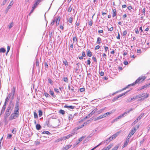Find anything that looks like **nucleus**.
<instances>
[{"mask_svg": "<svg viewBox=\"0 0 150 150\" xmlns=\"http://www.w3.org/2000/svg\"><path fill=\"white\" fill-rule=\"evenodd\" d=\"M20 108V107L15 106L14 111L11 114L9 117V120H12L13 119H15L18 117Z\"/></svg>", "mask_w": 150, "mask_h": 150, "instance_id": "1", "label": "nucleus"}, {"mask_svg": "<svg viewBox=\"0 0 150 150\" xmlns=\"http://www.w3.org/2000/svg\"><path fill=\"white\" fill-rule=\"evenodd\" d=\"M145 79V77H142L140 76L139 77L135 82H134L133 83L130 84V85H128L127 86H126V87L123 88L122 90H124L126 89L127 88H128L129 86H130L131 85H132V86H133L137 83H140V82H142Z\"/></svg>", "mask_w": 150, "mask_h": 150, "instance_id": "2", "label": "nucleus"}, {"mask_svg": "<svg viewBox=\"0 0 150 150\" xmlns=\"http://www.w3.org/2000/svg\"><path fill=\"white\" fill-rule=\"evenodd\" d=\"M120 132H117L113 135H112L111 137L109 138L108 139L105 140L104 142H104V143H106L107 142H109L112 140L115 139V138L118 135ZM103 143H102V144Z\"/></svg>", "mask_w": 150, "mask_h": 150, "instance_id": "3", "label": "nucleus"}, {"mask_svg": "<svg viewBox=\"0 0 150 150\" xmlns=\"http://www.w3.org/2000/svg\"><path fill=\"white\" fill-rule=\"evenodd\" d=\"M139 127V125H138L136 126V127H134L133 129L131 130L127 137V138L128 139H129L134 134L136 131L137 129H138Z\"/></svg>", "mask_w": 150, "mask_h": 150, "instance_id": "4", "label": "nucleus"}, {"mask_svg": "<svg viewBox=\"0 0 150 150\" xmlns=\"http://www.w3.org/2000/svg\"><path fill=\"white\" fill-rule=\"evenodd\" d=\"M140 98L143 97L138 100L139 101L143 100L145 99L146 98L149 96V94L147 93H140L139 94Z\"/></svg>", "mask_w": 150, "mask_h": 150, "instance_id": "5", "label": "nucleus"}, {"mask_svg": "<svg viewBox=\"0 0 150 150\" xmlns=\"http://www.w3.org/2000/svg\"><path fill=\"white\" fill-rule=\"evenodd\" d=\"M130 91V90L128 91L125 93H123L122 94H120L116 97H115L112 100V101L113 102H114V101H115L116 100H117L120 97H121L122 96H123V95H125L126 93H127V92H128Z\"/></svg>", "mask_w": 150, "mask_h": 150, "instance_id": "6", "label": "nucleus"}, {"mask_svg": "<svg viewBox=\"0 0 150 150\" xmlns=\"http://www.w3.org/2000/svg\"><path fill=\"white\" fill-rule=\"evenodd\" d=\"M14 105L12 102V100H11L10 102L9 105L7 108L10 110L11 111L13 109Z\"/></svg>", "mask_w": 150, "mask_h": 150, "instance_id": "7", "label": "nucleus"}, {"mask_svg": "<svg viewBox=\"0 0 150 150\" xmlns=\"http://www.w3.org/2000/svg\"><path fill=\"white\" fill-rule=\"evenodd\" d=\"M11 112V111L10 110H9V109L7 108L5 113L6 117H8L10 115Z\"/></svg>", "mask_w": 150, "mask_h": 150, "instance_id": "8", "label": "nucleus"}, {"mask_svg": "<svg viewBox=\"0 0 150 150\" xmlns=\"http://www.w3.org/2000/svg\"><path fill=\"white\" fill-rule=\"evenodd\" d=\"M20 98L19 97H18L17 98L16 103L15 106L20 107L19 102L20 101Z\"/></svg>", "mask_w": 150, "mask_h": 150, "instance_id": "9", "label": "nucleus"}, {"mask_svg": "<svg viewBox=\"0 0 150 150\" xmlns=\"http://www.w3.org/2000/svg\"><path fill=\"white\" fill-rule=\"evenodd\" d=\"M41 0H37L36 2L34 4L33 6L32 7V8L34 9L37 6L39 3L41 1Z\"/></svg>", "mask_w": 150, "mask_h": 150, "instance_id": "10", "label": "nucleus"}, {"mask_svg": "<svg viewBox=\"0 0 150 150\" xmlns=\"http://www.w3.org/2000/svg\"><path fill=\"white\" fill-rule=\"evenodd\" d=\"M104 117H105V115L103 114V115L100 116H99L95 118V120L96 121L97 120H100L101 119H102Z\"/></svg>", "mask_w": 150, "mask_h": 150, "instance_id": "11", "label": "nucleus"}, {"mask_svg": "<svg viewBox=\"0 0 150 150\" xmlns=\"http://www.w3.org/2000/svg\"><path fill=\"white\" fill-rule=\"evenodd\" d=\"M87 124V122H84L83 124L82 125L80 126L75 128V130H78L79 129L82 128L84 126V124Z\"/></svg>", "mask_w": 150, "mask_h": 150, "instance_id": "12", "label": "nucleus"}, {"mask_svg": "<svg viewBox=\"0 0 150 150\" xmlns=\"http://www.w3.org/2000/svg\"><path fill=\"white\" fill-rule=\"evenodd\" d=\"M117 15V11L116 9H114L112 10V16L114 17L116 16Z\"/></svg>", "mask_w": 150, "mask_h": 150, "instance_id": "13", "label": "nucleus"}, {"mask_svg": "<svg viewBox=\"0 0 150 150\" xmlns=\"http://www.w3.org/2000/svg\"><path fill=\"white\" fill-rule=\"evenodd\" d=\"M13 5V4H12L11 5V4H9V5H8V6L6 8V10L5 11V13H6V14L8 12V11L9 10L10 8L11 7V6Z\"/></svg>", "mask_w": 150, "mask_h": 150, "instance_id": "14", "label": "nucleus"}, {"mask_svg": "<svg viewBox=\"0 0 150 150\" xmlns=\"http://www.w3.org/2000/svg\"><path fill=\"white\" fill-rule=\"evenodd\" d=\"M62 140H64V139L63 137H61L59 138L58 139L54 141V143H57L60 142H61L62 141Z\"/></svg>", "mask_w": 150, "mask_h": 150, "instance_id": "15", "label": "nucleus"}, {"mask_svg": "<svg viewBox=\"0 0 150 150\" xmlns=\"http://www.w3.org/2000/svg\"><path fill=\"white\" fill-rule=\"evenodd\" d=\"M86 51L87 52V55L89 57H91L92 55V53L91 51L89 50H87Z\"/></svg>", "mask_w": 150, "mask_h": 150, "instance_id": "16", "label": "nucleus"}, {"mask_svg": "<svg viewBox=\"0 0 150 150\" xmlns=\"http://www.w3.org/2000/svg\"><path fill=\"white\" fill-rule=\"evenodd\" d=\"M64 108L73 109L74 108V106L72 105L68 106L67 105H65L64 106Z\"/></svg>", "mask_w": 150, "mask_h": 150, "instance_id": "17", "label": "nucleus"}, {"mask_svg": "<svg viewBox=\"0 0 150 150\" xmlns=\"http://www.w3.org/2000/svg\"><path fill=\"white\" fill-rule=\"evenodd\" d=\"M77 130H75V128L73 129V131H72L71 133L70 134L71 135V136H72L73 135L76 134L77 133Z\"/></svg>", "mask_w": 150, "mask_h": 150, "instance_id": "18", "label": "nucleus"}, {"mask_svg": "<svg viewBox=\"0 0 150 150\" xmlns=\"http://www.w3.org/2000/svg\"><path fill=\"white\" fill-rule=\"evenodd\" d=\"M72 145H67L65 146L64 148V149L65 150H67L68 149H69L70 148Z\"/></svg>", "mask_w": 150, "mask_h": 150, "instance_id": "19", "label": "nucleus"}, {"mask_svg": "<svg viewBox=\"0 0 150 150\" xmlns=\"http://www.w3.org/2000/svg\"><path fill=\"white\" fill-rule=\"evenodd\" d=\"M71 137V135L70 134L66 136L63 137V138L64 139V140L66 139H69Z\"/></svg>", "mask_w": 150, "mask_h": 150, "instance_id": "20", "label": "nucleus"}, {"mask_svg": "<svg viewBox=\"0 0 150 150\" xmlns=\"http://www.w3.org/2000/svg\"><path fill=\"white\" fill-rule=\"evenodd\" d=\"M60 19V18L59 17H58L56 19L54 20H56V25H58L59 23V21Z\"/></svg>", "mask_w": 150, "mask_h": 150, "instance_id": "21", "label": "nucleus"}, {"mask_svg": "<svg viewBox=\"0 0 150 150\" xmlns=\"http://www.w3.org/2000/svg\"><path fill=\"white\" fill-rule=\"evenodd\" d=\"M140 98L139 96V95H138L135 96H134L133 98H132L133 101H134L135 100H136L138 98Z\"/></svg>", "mask_w": 150, "mask_h": 150, "instance_id": "22", "label": "nucleus"}, {"mask_svg": "<svg viewBox=\"0 0 150 150\" xmlns=\"http://www.w3.org/2000/svg\"><path fill=\"white\" fill-rule=\"evenodd\" d=\"M112 146V145L110 144L106 148H104L103 149H104L105 150H109L111 148Z\"/></svg>", "mask_w": 150, "mask_h": 150, "instance_id": "23", "label": "nucleus"}, {"mask_svg": "<svg viewBox=\"0 0 150 150\" xmlns=\"http://www.w3.org/2000/svg\"><path fill=\"white\" fill-rule=\"evenodd\" d=\"M36 128L37 130H39L41 128V126L40 124H36Z\"/></svg>", "mask_w": 150, "mask_h": 150, "instance_id": "24", "label": "nucleus"}, {"mask_svg": "<svg viewBox=\"0 0 150 150\" xmlns=\"http://www.w3.org/2000/svg\"><path fill=\"white\" fill-rule=\"evenodd\" d=\"M74 117V115L71 114L69 116V120H72Z\"/></svg>", "mask_w": 150, "mask_h": 150, "instance_id": "25", "label": "nucleus"}, {"mask_svg": "<svg viewBox=\"0 0 150 150\" xmlns=\"http://www.w3.org/2000/svg\"><path fill=\"white\" fill-rule=\"evenodd\" d=\"M6 51V50L4 48H0V53L1 52L5 53Z\"/></svg>", "mask_w": 150, "mask_h": 150, "instance_id": "26", "label": "nucleus"}, {"mask_svg": "<svg viewBox=\"0 0 150 150\" xmlns=\"http://www.w3.org/2000/svg\"><path fill=\"white\" fill-rule=\"evenodd\" d=\"M106 108H103L102 109H101L98 110L97 111V112L98 113V114H100L103 111H104L105 109Z\"/></svg>", "mask_w": 150, "mask_h": 150, "instance_id": "27", "label": "nucleus"}, {"mask_svg": "<svg viewBox=\"0 0 150 150\" xmlns=\"http://www.w3.org/2000/svg\"><path fill=\"white\" fill-rule=\"evenodd\" d=\"M101 41V39L100 37H98L97 39V41L96 42L97 43L100 44Z\"/></svg>", "mask_w": 150, "mask_h": 150, "instance_id": "28", "label": "nucleus"}, {"mask_svg": "<svg viewBox=\"0 0 150 150\" xmlns=\"http://www.w3.org/2000/svg\"><path fill=\"white\" fill-rule=\"evenodd\" d=\"M98 110V109L97 108H95V109H94V110H93L91 113H90V114H91V115H92L93 114H94V113H95L96 112V111H97Z\"/></svg>", "mask_w": 150, "mask_h": 150, "instance_id": "29", "label": "nucleus"}, {"mask_svg": "<svg viewBox=\"0 0 150 150\" xmlns=\"http://www.w3.org/2000/svg\"><path fill=\"white\" fill-rule=\"evenodd\" d=\"M73 43L76 42L77 41L76 36L73 37Z\"/></svg>", "mask_w": 150, "mask_h": 150, "instance_id": "30", "label": "nucleus"}, {"mask_svg": "<svg viewBox=\"0 0 150 150\" xmlns=\"http://www.w3.org/2000/svg\"><path fill=\"white\" fill-rule=\"evenodd\" d=\"M11 93H9L8 94L7 97L5 99V100L6 101H7L8 102V101L9 99V98H10L11 97Z\"/></svg>", "mask_w": 150, "mask_h": 150, "instance_id": "31", "label": "nucleus"}, {"mask_svg": "<svg viewBox=\"0 0 150 150\" xmlns=\"http://www.w3.org/2000/svg\"><path fill=\"white\" fill-rule=\"evenodd\" d=\"M144 114H141L137 119L138 120H139L141 119L142 117L143 116Z\"/></svg>", "mask_w": 150, "mask_h": 150, "instance_id": "32", "label": "nucleus"}, {"mask_svg": "<svg viewBox=\"0 0 150 150\" xmlns=\"http://www.w3.org/2000/svg\"><path fill=\"white\" fill-rule=\"evenodd\" d=\"M50 93L53 97H54V95L53 91H52L50 90Z\"/></svg>", "mask_w": 150, "mask_h": 150, "instance_id": "33", "label": "nucleus"}, {"mask_svg": "<svg viewBox=\"0 0 150 150\" xmlns=\"http://www.w3.org/2000/svg\"><path fill=\"white\" fill-rule=\"evenodd\" d=\"M54 31L50 32L49 33V37L50 38H51L52 35L54 34Z\"/></svg>", "mask_w": 150, "mask_h": 150, "instance_id": "34", "label": "nucleus"}, {"mask_svg": "<svg viewBox=\"0 0 150 150\" xmlns=\"http://www.w3.org/2000/svg\"><path fill=\"white\" fill-rule=\"evenodd\" d=\"M85 137H86L85 136H82L80 138L78 139L79 142H80L81 141H82V140Z\"/></svg>", "mask_w": 150, "mask_h": 150, "instance_id": "35", "label": "nucleus"}, {"mask_svg": "<svg viewBox=\"0 0 150 150\" xmlns=\"http://www.w3.org/2000/svg\"><path fill=\"white\" fill-rule=\"evenodd\" d=\"M16 88L13 87V88L12 89V92L13 96H14Z\"/></svg>", "mask_w": 150, "mask_h": 150, "instance_id": "36", "label": "nucleus"}, {"mask_svg": "<svg viewBox=\"0 0 150 150\" xmlns=\"http://www.w3.org/2000/svg\"><path fill=\"white\" fill-rule=\"evenodd\" d=\"M102 142H101L99 144H98V145H97V146H96L95 147H94L91 150H94V149H95L97 147H98V146H99L100 145H101L102 144Z\"/></svg>", "mask_w": 150, "mask_h": 150, "instance_id": "37", "label": "nucleus"}, {"mask_svg": "<svg viewBox=\"0 0 150 150\" xmlns=\"http://www.w3.org/2000/svg\"><path fill=\"white\" fill-rule=\"evenodd\" d=\"M67 20L70 23H71L73 21L72 18L71 17H70L69 18L67 19Z\"/></svg>", "mask_w": 150, "mask_h": 150, "instance_id": "38", "label": "nucleus"}, {"mask_svg": "<svg viewBox=\"0 0 150 150\" xmlns=\"http://www.w3.org/2000/svg\"><path fill=\"white\" fill-rule=\"evenodd\" d=\"M63 63L66 67L68 66V62L66 60H65V61H63Z\"/></svg>", "mask_w": 150, "mask_h": 150, "instance_id": "39", "label": "nucleus"}, {"mask_svg": "<svg viewBox=\"0 0 150 150\" xmlns=\"http://www.w3.org/2000/svg\"><path fill=\"white\" fill-rule=\"evenodd\" d=\"M128 142L127 141H126L124 144V145L122 146V148H124L128 144Z\"/></svg>", "mask_w": 150, "mask_h": 150, "instance_id": "40", "label": "nucleus"}, {"mask_svg": "<svg viewBox=\"0 0 150 150\" xmlns=\"http://www.w3.org/2000/svg\"><path fill=\"white\" fill-rule=\"evenodd\" d=\"M129 113V111H126L125 112H124L123 114H122V116L123 117H124L126 116V115L127 114H128Z\"/></svg>", "mask_w": 150, "mask_h": 150, "instance_id": "41", "label": "nucleus"}, {"mask_svg": "<svg viewBox=\"0 0 150 150\" xmlns=\"http://www.w3.org/2000/svg\"><path fill=\"white\" fill-rule=\"evenodd\" d=\"M13 23L12 22L10 24L8 25V28L9 29H11L13 26Z\"/></svg>", "mask_w": 150, "mask_h": 150, "instance_id": "42", "label": "nucleus"}, {"mask_svg": "<svg viewBox=\"0 0 150 150\" xmlns=\"http://www.w3.org/2000/svg\"><path fill=\"white\" fill-rule=\"evenodd\" d=\"M123 117L122 116V115H121L119 116H118L117 117L116 119H115L114 120V121H116L117 120Z\"/></svg>", "mask_w": 150, "mask_h": 150, "instance_id": "43", "label": "nucleus"}, {"mask_svg": "<svg viewBox=\"0 0 150 150\" xmlns=\"http://www.w3.org/2000/svg\"><path fill=\"white\" fill-rule=\"evenodd\" d=\"M59 112L60 113L62 114V115H64L65 113V111L63 110H59Z\"/></svg>", "mask_w": 150, "mask_h": 150, "instance_id": "44", "label": "nucleus"}, {"mask_svg": "<svg viewBox=\"0 0 150 150\" xmlns=\"http://www.w3.org/2000/svg\"><path fill=\"white\" fill-rule=\"evenodd\" d=\"M34 117L35 118H36L38 117V115L35 112H34Z\"/></svg>", "mask_w": 150, "mask_h": 150, "instance_id": "45", "label": "nucleus"}, {"mask_svg": "<svg viewBox=\"0 0 150 150\" xmlns=\"http://www.w3.org/2000/svg\"><path fill=\"white\" fill-rule=\"evenodd\" d=\"M133 101V100H132V98H131V99H128L127 100V101L126 102L127 103H129V102H132Z\"/></svg>", "mask_w": 150, "mask_h": 150, "instance_id": "46", "label": "nucleus"}, {"mask_svg": "<svg viewBox=\"0 0 150 150\" xmlns=\"http://www.w3.org/2000/svg\"><path fill=\"white\" fill-rule=\"evenodd\" d=\"M92 116L91 115V114L89 113L87 116H86L85 118H84V119H87V118H89L90 117H91V116Z\"/></svg>", "mask_w": 150, "mask_h": 150, "instance_id": "47", "label": "nucleus"}, {"mask_svg": "<svg viewBox=\"0 0 150 150\" xmlns=\"http://www.w3.org/2000/svg\"><path fill=\"white\" fill-rule=\"evenodd\" d=\"M148 87V85H147V84L145 85H144L142 86V87L140 89V90H142Z\"/></svg>", "mask_w": 150, "mask_h": 150, "instance_id": "48", "label": "nucleus"}, {"mask_svg": "<svg viewBox=\"0 0 150 150\" xmlns=\"http://www.w3.org/2000/svg\"><path fill=\"white\" fill-rule=\"evenodd\" d=\"M35 64H36V66H39V60L38 59H36Z\"/></svg>", "mask_w": 150, "mask_h": 150, "instance_id": "49", "label": "nucleus"}, {"mask_svg": "<svg viewBox=\"0 0 150 150\" xmlns=\"http://www.w3.org/2000/svg\"><path fill=\"white\" fill-rule=\"evenodd\" d=\"M63 80L65 82H68V79L67 77H64L63 78Z\"/></svg>", "mask_w": 150, "mask_h": 150, "instance_id": "50", "label": "nucleus"}, {"mask_svg": "<svg viewBox=\"0 0 150 150\" xmlns=\"http://www.w3.org/2000/svg\"><path fill=\"white\" fill-rule=\"evenodd\" d=\"M39 112V115L40 116H41L42 115V112L41 110H39L38 111Z\"/></svg>", "mask_w": 150, "mask_h": 150, "instance_id": "51", "label": "nucleus"}, {"mask_svg": "<svg viewBox=\"0 0 150 150\" xmlns=\"http://www.w3.org/2000/svg\"><path fill=\"white\" fill-rule=\"evenodd\" d=\"M118 148V146L117 145L115 146L112 150H117Z\"/></svg>", "mask_w": 150, "mask_h": 150, "instance_id": "52", "label": "nucleus"}, {"mask_svg": "<svg viewBox=\"0 0 150 150\" xmlns=\"http://www.w3.org/2000/svg\"><path fill=\"white\" fill-rule=\"evenodd\" d=\"M127 30H125V31H124L123 32V36H126V35L127 34Z\"/></svg>", "mask_w": 150, "mask_h": 150, "instance_id": "53", "label": "nucleus"}, {"mask_svg": "<svg viewBox=\"0 0 150 150\" xmlns=\"http://www.w3.org/2000/svg\"><path fill=\"white\" fill-rule=\"evenodd\" d=\"M72 8H71V6H70L68 8L67 11L68 12H70L71 11Z\"/></svg>", "mask_w": 150, "mask_h": 150, "instance_id": "54", "label": "nucleus"}, {"mask_svg": "<svg viewBox=\"0 0 150 150\" xmlns=\"http://www.w3.org/2000/svg\"><path fill=\"white\" fill-rule=\"evenodd\" d=\"M48 81L50 83L51 85L52 84V81L49 78L48 79Z\"/></svg>", "mask_w": 150, "mask_h": 150, "instance_id": "55", "label": "nucleus"}, {"mask_svg": "<svg viewBox=\"0 0 150 150\" xmlns=\"http://www.w3.org/2000/svg\"><path fill=\"white\" fill-rule=\"evenodd\" d=\"M35 143L36 145H39L40 144V142H39L38 140H37L35 142Z\"/></svg>", "mask_w": 150, "mask_h": 150, "instance_id": "56", "label": "nucleus"}, {"mask_svg": "<svg viewBox=\"0 0 150 150\" xmlns=\"http://www.w3.org/2000/svg\"><path fill=\"white\" fill-rule=\"evenodd\" d=\"M111 113L110 112H107L103 114V115H105V117H106L107 115H110Z\"/></svg>", "mask_w": 150, "mask_h": 150, "instance_id": "57", "label": "nucleus"}, {"mask_svg": "<svg viewBox=\"0 0 150 150\" xmlns=\"http://www.w3.org/2000/svg\"><path fill=\"white\" fill-rule=\"evenodd\" d=\"M43 134H50V132L48 131H44L43 132Z\"/></svg>", "mask_w": 150, "mask_h": 150, "instance_id": "58", "label": "nucleus"}, {"mask_svg": "<svg viewBox=\"0 0 150 150\" xmlns=\"http://www.w3.org/2000/svg\"><path fill=\"white\" fill-rule=\"evenodd\" d=\"M45 95L46 97H48L50 96V95L47 93H45Z\"/></svg>", "mask_w": 150, "mask_h": 150, "instance_id": "59", "label": "nucleus"}, {"mask_svg": "<svg viewBox=\"0 0 150 150\" xmlns=\"http://www.w3.org/2000/svg\"><path fill=\"white\" fill-rule=\"evenodd\" d=\"M85 90V88H82L80 89V92H83V91H84Z\"/></svg>", "mask_w": 150, "mask_h": 150, "instance_id": "60", "label": "nucleus"}, {"mask_svg": "<svg viewBox=\"0 0 150 150\" xmlns=\"http://www.w3.org/2000/svg\"><path fill=\"white\" fill-rule=\"evenodd\" d=\"M92 59L95 62H97L96 59L95 57H93Z\"/></svg>", "mask_w": 150, "mask_h": 150, "instance_id": "61", "label": "nucleus"}, {"mask_svg": "<svg viewBox=\"0 0 150 150\" xmlns=\"http://www.w3.org/2000/svg\"><path fill=\"white\" fill-rule=\"evenodd\" d=\"M16 129L14 128L13 130L12 131V132L13 134H15L16 133Z\"/></svg>", "mask_w": 150, "mask_h": 150, "instance_id": "62", "label": "nucleus"}, {"mask_svg": "<svg viewBox=\"0 0 150 150\" xmlns=\"http://www.w3.org/2000/svg\"><path fill=\"white\" fill-rule=\"evenodd\" d=\"M113 30V28L112 27H111V28H108V30L109 31H112Z\"/></svg>", "mask_w": 150, "mask_h": 150, "instance_id": "63", "label": "nucleus"}, {"mask_svg": "<svg viewBox=\"0 0 150 150\" xmlns=\"http://www.w3.org/2000/svg\"><path fill=\"white\" fill-rule=\"evenodd\" d=\"M138 120L137 119L134 121V122L132 123L133 125H134V124L138 122Z\"/></svg>", "mask_w": 150, "mask_h": 150, "instance_id": "64", "label": "nucleus"}]
</instances>
